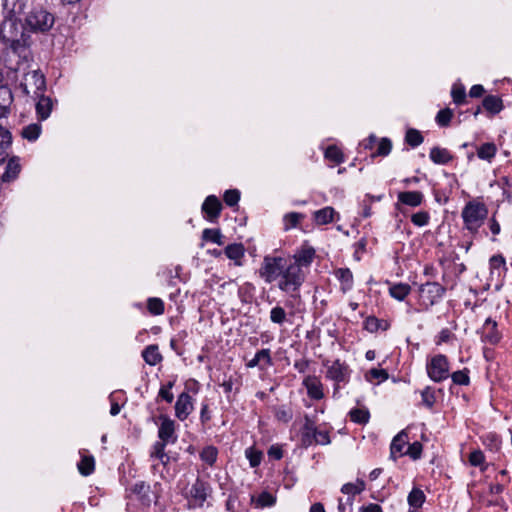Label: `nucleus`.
Returning <instances> with one entry per match:
<instances>
[{
	"label": "nucleus",
	"instance_id": "6e6d98bb",
	"mask_svg": "<svg viewBox=\"0 0 512 512\" xmlns=\"http://www.w3.org/2000/svg\"><path fill=\"white\" fill-rule=\"evenodd\" d=\"M389 377L388 372L385 369L372 368L366 374V379L368 381H372L373 379H378L379 382L387 380Z\"/></svg>",
	"mask_w": 512,
	"mask_h": 512
},
{
	"label": "nucleus",
	"instance_id": "dca6fc26",
	"mask_svg": "<svg viewBox=\"0 0 512 512\" xmlns=\"http://www.w3.org/2000/svg\"><path fill=\"white\" fill-rule=\"evenodd\" d=\"M36 100V113L40 120H46L52 111L53 102L44 93L32 96Z\"/></svg>",
	"mask_w": 512,
	"mask_h": 512
},
{
	"label": "nucleus",
	"instance_id": "de8ad7c7",
	"mask_svg": "<svg viewBox=\"0 0 512 512\" xmlns=\"http://www.w3.org/2000/svg\"><path fill=\"white\" fill-rule=\"evenodd\" d=\"M452 117L453 110L450 108H444L437 113L435 120L439 126L447 127L449 126Z\"/></svg>",
	"mask_w": 512,
	"mask_h": 512
},
{
	"label": "nucleus",
	"instance_id": "cd10ccee",
	"mask_svg": "<svg viewBox=\"0 0 512 512\" xmlns=\"http://www.w3.org/2000/svg\"><path fill=\"white\" fill-rule=\"evenodd\" d=\"M144 361L150 365L155 366L162 361V355L159 352L157 345H149L142 351Z\"/></svg>",
	"mask_w": 512,
	"mask_h": 512
},
{
	"label": "nucleus",
	"instance_id": "e433bc0d",
	"mask_svg": "<svg viewBox=\"0 0 512 512\" xmlns=\"http://www.w3.org/2000/svg\"><path fill=\"white\" fill-rule=\"evenodd\" d=\"M351 421L364 425L368 423L370 414L367 409L354 408L349 412Z\"/></svg>",
	"mask_w": 512,
	"mask_h": 512
},
{
	"label": "nucleus",
	"instance_id": "4d7b16f0",
	"mask_svg": "<svg viewBox=\"0 0 512 512\" xmlns=\"http://www.w3.org/2000/svg\"><path fill=\"white\" fill-rule=\"evenodd\" d=\"M422 449V444L418 441H415L412 444H409L407 450L405 451V455H408L413 460H417L421 457Z\"/></svg>",
	"mask_w": 512,
	"mask_h": 512
},
{
	"label": "nucleus",
	"instance_id": "4c0bfd02",
	"mask_svg": "<svg viewBox=\"0 0 512 512\" xmlns=\"http://www.w3.org/2000/svg\"><path fill=\"white\" fill-rule=\"evenodd\" d=\"M217 456L218 450L214 446H207L200 453L201 460L208 464L209 466L214 465V463L217 460Z\"/></svg>",
	"mask_w": 512,
	"mask_h": 512
},
{
	"label": "nucleus",
	"instance_id": "393cba45",
	"mask_svg": "<svg viewBox=\"0 0 512 512\" xmlns=\"http://www.w3.org/2000/svg\"><path fill=\"white\" fill-rule=\"evenodd\" d=\"M335 216L339 219V214L333 207L327 206L313 213V218L316 224L326 225L334 221Z\"/></svg>",
	"mask_w": 512,
	"mask_h": 512
},
{
	"label": "nucleus",
	"instance_id": "f257e3e1",
	"mask_svg": "<svg viewBox=\"0 0 512 512\" xmlns=\"http://www.w3.org/2000/svg\"><path fill=\"white\" fill-rule=\"evenodd\" d=\"M25 30L24 24L17 17L5 15L0 25V40L5 46L16 52L28 44L29 36Z\"/></svg>",
	"mask_w": 512,
	"mask_h": 512
},
{
	"label": "nucleus",
	"instance_id": "ea45409f",
	"mask_svg": "<svg viewBox=\"0 0 512 512\" xmlns=\"http://www.w3.org/2000/svg\"><path fill=\"white\" fill-rule=\"evenodd\" d=\"M365 489V483L362 480H357L356 483H346L342 486L341 492L351 496L360 494Z\"/></svg>",
	"mask_w": 512,
	"mask_h": 512
},
{
	"label": "nucleus",
	"instance_id": "7c9ffc66",
	"mask_svg": "<svg viewBox=\"0 0 512 512\" xmlns=\"http://www.w3.org/2000/svg\"><path fill=\"white\" fill-rule=\"evenodd\" d=\"M483 108L492 114H497L503 109L502 100L495 95H488L482 101Z\"/></svg>",
	"mask_w": 512,
	"mask_h": 512
},
{
	"label": "nucleus",
	"instance_id": "72a5a7b5",
	"mask_svg": "<svg viewBox=\"0 0 512 512\" xmlns=\"http://www.w3.org/2000/svg\"><path fill=\"white\" fill-rule=\"evenodd\" d=\"M410 291L411 287L406 283L394 284L389 288L390 295L398 301L404 300Z\"/></svg>",
	"mask_w": 512,
	"mask_h": 512
},
{
	"label": "nucleus",
	"instance_id": "bb28decb",
	"mask_svg": "<svg viewBox=\"0 0 512 512\" xmlns=\"http://www.w3.org/2000/svg\"><path fill=\"white\" fill-rule=\"evenodd\" d=\"M429 157L435 164L440 165L447 164L453 159L452 154L446 148L438 146H435L430 150Z\"/></svg>",
	"mask_w": 512,
	"mask_h": 512
},
{
	"label": "nucleus",
	"instance_id": "2f4dec72",
	"mask_svg": "<svg viewBox=\"0 0 512 512\" xmlns=\"http://www.w3.org/2000/svg\"><path fill=\"white\" fill-rule=\"evenodd\" d=\"M42 132V126L39 123H31L21 130V136L29 142H35Z\"/></svg>",
	"mask_w": 512,
	"mask_h": 512
},
{
	"label": "nucleus",
	"instance_id": "58836bf2",
	"mask_svg": "<svg viewBox=\"0 0 512 512\" xmlns=\"http://www.w3.org/2000/svg\"><path fill=\"white\" fill-rule=\"evenodd\" d=\"M325 158L336 164L344 162V155L342 151L335 145H330L327 147L325 150Z\"/></svg>",
	"mask_w": 512,
	"mask_h": 512
},
{
	"label": "nucleus",
	"instance_id": "e2e57ef3",
	"mask_svg": "<svg viewBox=\"0 0 512 512\" xmlns=\"http://www.w3.org/2000/svg\"><path fill=\"white\" fill-rule=\"evenodd\" d=\"M485 456L481 450H474L470 453L469 462L472 466H480L484 463Z\"/></svg>",
	"mask_w": 512,
	"mask_h": 512
},
{
	"label": "nucleus",
	"instance_id": "20e7f679",
	"mask_svg": "<svg viewBox=\"0 0 512 512\" xmlns=\"http://www.w3.org/2000/svg\"><path fill=\"white\" fill-rule=\"evenodd\" d=\"M283 270L277 285L278 288L286 293L298 291L305 281L303 270L298 267L297 263H291L289 260Z\"/></svg>",
	"mask_w": 512,
	"mask_h": 512
},
{
	"label": "nucleus",
	"instance_id": "bf43d9fd",
	"mask_svg": "<svg viewBox=\"0 0 512 512\" xmlns=\"http://www.w3.org/2000/svg\"><path fill=\"white\" fill-rule=\"evenodd\" d=\"M423 404L431 408L435 403V394L431 387H426L421 392Z\"/></svg>",
	"mask_w": 512,
	"mask_h": 512
},
{
	"label": "nucleus",
	"instance_id": "1a4fd4ad",
	"mask_svg": "<svg viewBox=\"0 0 512 512\" xmlns=\"http://www.w3.org/2000/svg\"><path fill=\"white\" fill-rule=\"evenodd\" d=\"M445 291V287L437 282H426L419 288L420 298L426 306H432L439 302Z\"/></svg>",
	"mask_w": 512,
	"mask_h": 512
},
{
	"label": "nucleus",
	"instance_id": "ddd939ff",
	"mask_svg": "<svg viewBox=\"0 0 512 512\" xmlns=\"http://www.w3.org/2000/svg\"><path fill=\"white\" fill-rule=\"evenodd\" d=\"M272 365L271 351L267 348L257 351L255 356L246 363L247 368L258 367L260 370H265Z\"/></svg>",
	"mask_w": 512,
	"mask_h": 512
},
{
	"label": "nucleus",
	"instance_id": "37998d69",
	"mask_svg": "<svg viewBox=\"0 0 512 512\" xmlns=\"http://www.w3.org/2000/svg\"><path fill=\"white\" fill-rule=\"evenodd\" d=\"M222 237L223 236H222V234H221L219 229H209V228H206L202 232L203 240L213 242V243H215L217 245H222L223 244Z\"/></svg>",
	"mask_w": 512,
	"mask_h": 512
},
{
	"label": "nucleus",
	"instance_id": "79ce46f5",
	"mask_svg": "<svg viewBox=\"0 0 512 512\" xmlns=\"http://www.w3.org/2000/svg\"><path fill=\"white\" fill-rule=\"evenodd\" d=\"M147 309L152 315H162L164 313V302L157 297H151L147 301Z\"/></svg>",
	"mask_w": 512,
	"mask_h": 512
},
{
	"label": "nucleus",
	"instance_id": "7ed1b4c3",
	"mask_svg": "<svg viewBox=\"0 0 512 512\" xmlns=\"http://www.w3.org/2000/svg\"><path fill=\"white\" fill-rule=\"evenodd\" d=\"M488 215L486 205L478 201H469L461 212L465 228L471 233L478 232Z\"/></svg>",
	"mask_w": 512,
	"mask_h": 512
},
{
	"label": "nucleus",
	"instance_id": "338daca9",
	"mask_svg": "<svg viewBox=\"0 0 512 512\" xmlns=\"http://www.w3.org/2000/svg\"><path fill=\"white\" fill-rule=\"evenodd\" d=\"M309 360L307 359H300V360H296L294 362V368L299 372V373H306V371L308 370L309 368Z\"/></svg>",
	"mask_w": 512,
	"mask_h": 512
},
{
	"label": "nucleus",
	"instance_id": "b1692460",
	"mask_svg": "<svg viewBox=\"0 0 512 512\" xmlns=\"http://www.w3.org/2000/svg\"><path fill=\"white\" fill-rule=\"evenodd\" d=\"M21 170V166L19 164V158L18 157H12L8 160V162L5 165V171L1 175V179L3 182H10L15 180Z\"/></svg>",
	"mask_w": 512,
	"mask_h": 512
},
{
	"label": "nucleus",
	"instance_id": "4468645a",
	"mask_svg": "<svg viewBox=\"0 0 512 512\" xmlns=\"http://www.w3.org/2000/svg\"><path fill=\"white\" fill-rule=\"evenodd\" d=\"M303 385L311 399L320 400L324 397L323 385L320 379L315 375H309L304 378Z\"/></svg>",
	"mask_w": 512,
	"mask_h": 512
},
{
	"label": "nucleus",
	"instance_id": "49530a36",
	"mask_svg": "<svg viewBox=\"0 0 512 512\" xmlns=\"http://www.w3.org/2000/svg\"><path fill=\"white\" fill-rule=\"evenodd\" d=\"M287 313L285 309L281 306H275L270 311V320L271 322L282 325L286 321Z\"/></svg>",
	"mask_w": 512,
	"mask_h": 512
},
{
	"label": "nucleus",
	"instance_id": "a211bd4d",
	"mask_svg": "<svg viewBox=\"0 0 512 512\" xmlns=\"http://www.w3.org/2000/svg\"><path fill=\"white\" fill-rule=\"evenodd\" d=\"M316 431L317 428L314 421L308 416H305V422L301 430V444L304 447H309L314 444Z\"/></svg>",
	"mask_w": 512,
	"mask_h": 512
},
{
	"label": "nucleus",
	"instance_id": "0eeeda50",
	"mask_svg": "<svg viewBox=\"0 0 512 512\" xmlns=\"http://www.w3.org/2000/svg\"><path fill=\"white\" fill-rule=\"evenodd\" d=\"M429 378L434 382H442L449 377V362L445 355L438 354L431 358L426 366Z\"/></svg>",
	"mask_w": 512,
	"mask_h": 512
},
{
	"label": "nucleus",
	"instance_id": "f704fd0d",
	"mask_svg": "<svg viewBox=\"0 0 512 512\" xmlns=\"http://www.w3.org/2000/svg\"><path fill=\"white\" fill-rule=\"evenodd\" d=\"M425 498V494L421 489L413 488L408 495L407 501L410 507L418 509L423 505Z\"/></svg>",
	"mask_w": 512,
	"mask_h": 512
},
{
	"label": "nucleus",
	"instance_id": "09e8293b",
	"mask_svg": "<svg viewBox=\"0 0 512 512\" xmlns=\"http://www.w3.org/2000/svg\"><path fill=\"white\" fill-rule=\"evenodd\" d=\"M392 148V143L388 138H382L377 143V150L375 153L372 154V157L376 156H387Z\"/></svg>",
	"mask_w": 512,
	"mask_h": 512
},
{
	"label": "nucleus",
	"instance_id": "c03bdc74",
	"mask_svg": "<svg viewBox=\"0 0 512 512\" xmlns=\"http://www.w3.org/2000/svg\"><path fill=\"white\" fill-rule=\"evenodd\" d=\"M405 140L411 147H417L423 143L424 138L418 130L410 128L406 132Z\"/></svg>",
	"mask_w": 512,
	"mask_h": 512
},
{
	"label": "nucleus",
	"instance_id": "3c124183",
	"mask_svg": "<svg viewBox=\"0 0 512 512\" xmlns=\"http://www.w3.org/2000/svg\"><path fill=\"white\" fill-rule=\"evenodd\" d=\"M452 381L457 385H468L470 383L468 369L459 370L451 375Z\"/></svg>",
	"mask_w": 512,
	"mask_h": 512
},
{
	"label": "nucleus",
	"instance_id": "412c9836",
	"mask_svg": "<svg viewBox=\"0 0 512 512\" xmlns=\"http://www.w3.org/2000/svg\"><path fill=\"white\" fill-rule=\"evenodd\" d=\"M500 340V333L497 330V323L491 318H487L483 325V341L490 344H496Z\"/></svg>",
	"mask_w": 512,
	"mask_h": 512
},
{
	"label": "nucleus",
	"instance_id": "c9c22d12",
	"mask_svg": "<svg viewBox=\"0 0 512 512\" xmlns=\"http://www.w3.org/2000/svg\"><path fill=\"white\" fill-rule=\"evenodd\" d=\"M257 508L271 507L276 503V497L267 491H263L257 498L252 497Z\"/></svg>",
	"mask_w": 512,
	"mask_h": 512
},
{
	"label": "nucleus",
	"instance_id": "c756f323",
	"mask_svg": "<svg viewBox=\"0 0 512 512\" xmlns=\"http://www.w3.org/2000/svg\"><path fill=\"white\" fill-rule=\"evenodd\" d=\"M337 279L341 283V290L347 292L353 286V274L349 268H339L335 271Z\"/></svg>",
	"mask_w": 512,
	"mask_h": 512
},
{
	"label": "nucleus",
	"instance_id": "864d4df0",
	"mask_svg": "<svg viewBox=\"0 0 512 512\" xmlns=\"http://www.w3.org/2000/svg\"><path fill=\"white\" fill-rule=\"evenodd\" d=\"M302 218H303V215L301 213H297V212L287 213L283 218L285 229L288 230L290 228L296 227L298 225L300 219H302Z\"/></svg>",
	"mask_w": 512,
	"mask_h": 512
},
{
	"label": "nucleus",
	"instance_id": "774afa93",
	"mask_svg": "<svg viewBox=\"0 0 512 512\" xmlns=\"http://www.w3.org/2000/svg\"><path fill=\"white\" fill-rule=\"evenodd\" d=\"M485 90L482 85H473L469 91V95L472 98H478L481 97L484 94Z\"/></svg>",
	"mask_w": 512,
	"mask_h": 512
},
{
	"label": "nucleus",
	"instance_id": "6ab92c4d",
	"mask_svg": "<svg viewBox=\"0 0 512 512\" xmlns=\"http://www.w3.org/2000/svg\"><path fill=\"white\" fill-rule=\"evenodd\" d=\"M398 203L396 206H399V203L410 206L417 207L422 204L424 195L420 191H406L400 192L398 194Z\"/></svg>",
	"mask_w": 512,
	"mask_h": 512
},
{
	"label": "nucleus",
	"instance_id": "f03ea898",
	"mask_svg": "<svg viewBox=\"0 0 512 512\" xmlns=\"http://www.w3.org/2000/svg\"><path fill=\"white\" fill-rule=\"evenodd\" d=\"M54 23V15L42 6L32 8L24 19L25 28L32 33H46Z\"/></svg>",
	"mask_w": 512,
	"mask_h": 512
},
{
	"label": "nucleus",
	"instance_id": "9d476101",
	"mask_svg": "<svg viewBox=\"0 0 512 512\" xmlns=\"http://www.w3.org/2000/svg\"><path fill=\"white\" fill-rule=\"evenodd\" d=\"M210 493V484L200 478H197L190 489V497L194 506L202 507L204 502L210 496Z\"/></svg>",
	"mask_w": 512,
	"mask_h": 512
},
{
	"label": "nucleus",
	"instance_id": "39448f33",
	"mask_svg": "<svg viewBox=\"0 0 512 512\" xmlns=\"http://www.w3.org/2000/svg\"><path fill=\"white\" fill-rule=\"evenodd\" d=\"M288 259L279 256L267 255L264 257L259 269V276L266 282L272 283L280 279Z\"/></svg>",
	"mask_w": 512,
	"mask_h": 512
},
{
	"label": "nucleus",
	"instance_id": "f8f14e48",
	"mask_svg": "<svg viewBox=\"0 0 512 512\" xmlns=\"http://www.w3.org/2000/svg\"><path fill=\"white\" fill-rule=\"evenodd\" d=\"M193 410L192 398L191 396L183 392L178 396V399L175 403V415L180 420H185Z\"/></svg>",
	"mask_w": 512,
	"mask_h": 512
},
{
	"label": "nucleus",
	"instance_id": "0e129e2a",
	"mask_svg": "<svg viewBox=\"0 0 512 512\" xmlns=\"http://www.w3.org/2000/svg\"><path fill=\"white\" fill-rule=\"evenodd\" d=\"M330 442L331 440L328 431L317 429L314 444L328 445Z\"/></svg>",
	"mask_w": 512,
	"mask_h": 512
},
{
	"label": "nucleus",
	"instance_id": "5fc2aeb1",
	"mask_svg": "<svg viewBox=\"0 0 512 512\" xmlns=\"http://www.w3.org/2000/svg\"><path fill=\"white\" fill-rule=\"evenodd\" d=\"M430 215L426 211H419L411 216V221L415 226L423 227L429 223Z\"/></svg>",
	"mask_w": 512,
	"mask_h": 512
},
{
	"label": "nucleus",
	"instance_id": "a878e982",
	"mask_svg": "<svg viewBox=\"0 0 512 512\" xmlns=\"http://www.w3.org/2000/svg\"><path fill=\"white\" fill-rule=\"evenodd\" d=\"M12 102L11 90L7 86L0 85V118L6 117L10 113Z\"/></svg>",
	"mask_w": 512,
	"mask_h": 512
},
{
	"label": "nucleus",
	"instance_id": "680f3d73",
	"mask_svg": "<svg viewBox=\"0 0 512 512\" xmlns=\"http://www.w3.org/2000/svg\"><path fill=\"white\" fill-rule=\"evenodd\" d=\"M173 385V382H169L167 385L162 386L159 391V396L168 403H171L174 399L173 393L171 392Z\"/></svg>",
	"mask_w": 512,
	"mask_h": 512
},
{
	"label": "nucleus",
	"instance_id": "6e6552de",
	"mask_svg": "<svg viewBox=\"0 0 512 512\" xmlns=\"http://www.w3.org/2000/svg\"><path fill=\"white\" fill-rule=\"evenodd\" d=\"M22 91L27 96H34L41 93H44L46 89V81L44 75L37 71L33 70L24 75V79L20 84Z\"/></svg>",
	"mask_w": 512,
	"mask_h": 512
},
{
	"label": "nucleus",
	"instance_id": "a19ab883",
	"mask_svg": "<svg viewBox=\"0 0 512 512\" xmlns=\"http://www.w3.org/2000/svg\"><path fill=\"white\" fill-rule=\"evenodd\" d=\"M95 463L92 456H84L78 463L79 472L83 476H88L94 471Z\"/></svg>",
	"mask_w": 512,
	"mask_h": 512
},
{
	"label": "nucleus",
	"instance_id": "13d9d810",
	"mask_svg": "<svg viewBox=\"0 0 512 512\" xmlns=\"http://www.w3.org/2000/svg\"><path fill=\"white\" fill-rule=\"evenodd\" d=\"M224 202L226 205L233 207L237 205L240 199V192L237 189H230L224 193Z\"/></svg>",
	"mask_w": 512,
	"mask_h": 512
},
{
	"label": "nucleus",
	"instance_id": "a18cd8bd",
	"mask_svg": "<svg viewBox=\"0 0 512 512\" xmlns=\"http://www.w3.org/2000/svg\"><path fill=\"white\" fill-rule=\"evenodd\" d=\"M167 443L158 441L153 446V451L151 453V457H155L159 459L163 464H166L169 460V457L165 453V447Z\"/></svg>",
	"mask_w": 512,
	"mask_h": 512
},
{
	"label": "nucleus",
	"instance_id": "aec40b11",
	"mask_svg": "<svg viewBox=\"0 0 512 512\" xmlns=\"http://www.w3.org/2000/svg\"><path fill=\"white\" fill-rule=\"evenodd\" d=\"M28 2L29 0H3L5 15L18 18L24 12Z\"/></svg>",
	"mask_w": 512,
	"mask_h": 512
},
{
	"label": "nucleus",
	"instance_id": "5701e85b",
	"mask_svg": "<svg viewBox=\"0 0 512 512\" xmlns=\"http://www.w3.org/2000/svg\"><path fill=\"white\" fill-rule=\"evenodd\" d=\"M12 145V134L11 132L0 124V165L4 164L6 157L8 156V150Z\"/></svg>",
	"mask_w": 512,
	"mask_h": 512
},
{
	"label": "nucleus",
	"instance_id": "473e14b6",
	"mask_svg": "<svg viewBox=\"0 0 512 512\" xmlns=\"http://www.w3.org/2000/svg\"><path fill=\"white\" fill-rule=\"evenodd\" d=\"M496 153L497 147L493 142L484 143L477 149V156L480 159L486 160L488 162H491V160L495 157Z\"/></svg>",
	"mask_w": 512,
	"mask_h": 512
},
{
	"label": "nucleus",
	"instance_id": "69168bd1",
	"mask_svg": "<svg viewBox=\"0 0 512 512\" xmlns=\"http://www.w3.org/2000/svg\"><path fill=\"white\" fill-rule=\"evenodd\" d=\"M505 265L506 261L502 255H494L490 258V267L492 270L499 269L501 267L506 269Z\"/></svg>",
	"mask_w": 512,
	"mask_h": 512
},
{
	"label": "nucleus",
	"instance_id": "2eb2a0df",
	"mask_svg": "<svg viewBox=\"0 0 512 512\" xmlns=\"http://www.w3.org/2000/svg\"><path fill=\"white\" fill-rule=\"evenodd\" d=\"M160 419L162 420L161 425L158 430V437L160 441L169 443L174 442L176 440V437H174L175 434V423L173 420L166 416H161Z\"/></svg>",
	"mask_w": 512,
	"mask_h": 512
},
{
	"label": "nucleus",
	"instance_id": "9b49d317",
	"mask_svg": "<svg viewBox=\"0 0 512 512\" xmlns=\"http://www.w3.org/2000/svg\"><path fill=\"white\" fill-rule=\"evenodd\" d=\"M222 210V204L215 195H209L202 204V211L210 222L216 221Z\"/></svg>",
	"mask_w": 512,
	"mask_h": 512
},
{
	"label": "nucleus",
	"instance_id": "603ef678",
	"mask_svg": "<svg viewBox=\"0 0 512 512\" xmlns=\"http://www.w3.org/2000/svg\"><path fill=\"white\" fill-rule=\"evenodd\" d=\"M451 96L453 99V102L457 105H461L465 103L466 100V92L465 88L463 86H457L454 85L451 90Z\"/></svg>",
	"mask_w": 512,
	"mask_h": 512
},
{
	"label": "nucleus",
	"instance_id": "052dcab7",
	"mask_svg": "<svg viewBox=\"0 0 512 512\" xmlns=\"http://www.w3.org/2000/svg\"><path fill=\"white\" fill-rule=\"evenodd\" d=\"M275 416L279 421H283V422L287 423L292 419L293 413L290 408L281 406L276 409Z\"/></svg>",
	"mask_w": 512,
	"mask_h": 512
},
{
	"label": "nucleus",
	"instance_id": "f3484780",
	"mask_svg": "<svg viewBox=\"0 0 512 512\" xmlns=\"http://www.w3.org/2000/svg\"><path fill=\"white\" fill-rule=\"evenodd\" d=\"M408 444V433L406 430L400 431L392 440L390 446L391 457L395 460L398 456L405 455L404 448Z\"/></svg>",
	"mask_w": 512,
	"mask_h": 512
},
{
	"label": "nucleus",
	"instance_id": "4be33fe9",
	"mask_svg": "<svg viewBox=\"0 0 512 512\" xmlns=\"http://www.w3.org/2000/svg\"><path fill=\"white\" fill-rule=\"evenodd\" d=\"M315 256V250L312 247H302L289 261L291 263H297L298 267L302 269V266H309Z\"/></svg>",
	"mask_w": 512,
	"mask_h": 512
},
{
	"label": "nucleus",
	"instance_id": "8fccbe9b",
	"mask_svg": "<svg viewBox=\"0 0 512 512\" xmlns=\"http://www.w3.org/2000/svg\"><path fill=\"white\" fill-rule=\"evenodd\" d=\"M245 455L248 458L250 466L252 468H255L260 465L261 460H262V452L257 451L254 448L250 447V448L246 449Z\"/></svg>",
	"mask_w": 512,
	"mask_h": 512
},
{
	"label": "nucleus",
	"instance_id": "c85d7f7f",
	"mask_svg": "<svg viewBox=\"0 0 512 512\" xmlns=\"http://www.w3.org/2000/svg\"><path fill=\"white\" fill-rule=\"evenodd\" d=\"M225 255L235 262V265L241 266V259L244 257V247L240 243L229 244L225 248Z\"/></svg>",
	"mask_w": 512,
	"mask_h": 512
},
{
	"label": "nucleus",
	"instance_id": "423d86ee",
	"mask_svg": "<svg viewBox=\"0 0 512 512\" xmlns=\"http://www.w3.org/2000/svg\"><path fill=\"white\" fill-rule=\"evenodd\" d=\"M324 366L327 368L326 370V378L333 381L334 385V395L339 392L341 383H348L351 376V369L345 362L340 361L339 359L334 360L332 362L327 361L324 363Z\"/></svg>",
	"mask_w": 512,
	"mask_h": 512
}]
</instances>
